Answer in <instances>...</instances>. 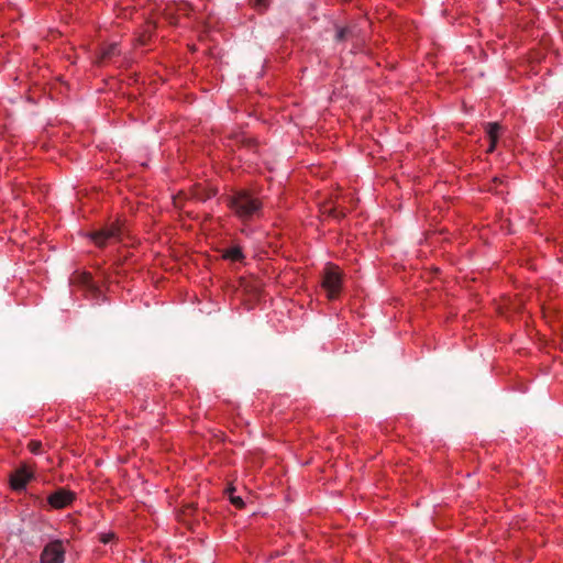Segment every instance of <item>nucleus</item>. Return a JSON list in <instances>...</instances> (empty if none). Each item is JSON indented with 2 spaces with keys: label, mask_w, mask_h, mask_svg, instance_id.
<instances>
[{
  "label": "nucleus",
  "mask_w": 563,
  "mask_h": 563,
  "mask_svg": "<svg viewBox=\"0 0 563 563\" xmlns=\"http://www.w3.org/2000/svg\"><path fill=\"white\" fill-rule=\"evenodd\" d=\"M228 206L241 219H249L262 209V201L250 191L240 190L228 197Z\"/></svg>",
  "instance_id": "f257e3e1"
},
{
  "label": "nucleus",
  "mask_w": 563,
  "mask_h": 563,
  "mask_svg": "<svg viewBox=\"0 0 563 563\" xmlns=\"http://www.w3.org/2000/svg\"><path fill=\"white\" fill-rule=\"evenodd\" d=\"M123 235V229L119 222H112L111 224L95 231L91 233V239L99 247H103L110 243L121 241Z\"/></svg>",
  "instance_id": "f03ea898"
},
{
  "label": "nucleus",
  "mask_w": 563,
  "mask_h": 563,
  "mask_svg": "<svg viewBox=\"0 0 563 563\" xmlns=\"http://www.w3.org/2000/svg\"><path fill=\"white\" fill-rule=\"evenodd\" d=\"M342 286V274L336 266L328 265L324 269L322 288L327 291L329 299L339 296Z\"/></svg>",
  "instance_id": "7ed1b4c3"
},
{
  "label": "nucleus",
  "mask_w": 563,
  "mask_h": 563,
  "mask_svg": "<svg viewBox=\"0 0 563 563\" xmlns=\"http://www.w3.org/2000/svg\"><path fill=\"white\" fill-rule=\"evenodd\" d=\"M65 549L60 540L47 543L41 553V563H64Z\"/></svg>",
  "instance_id": "20e7f679"
},
{
  "label": "nucleus",
  "mask_w": 563,
  "mask_h": 563,
  "mask_svg": "<svg viewBox=\"0 0 563 563\" xmlns=\"http://www.w3.org/2000/svg\"><path fill=\"white\" fill-rule=\"evenodd\" d=\"M75 498V493L65 488H58L48 495L47 503L54 509H63L69 506Z\"/></svg>",
  "instance_id": "39448f33"
},
{
  "label": "nucleus",
  "mask_w": 563,
  "mask_h": 563,
  "mask_svg": "<svg viewBox=\"0 0 563 563\" xmlns=\"http://www.w3.org/2000/svg\"><path fill=\"white\" fill-rule=\"evenodd\" d=\"M33 478V472L26 465H22L16 468L11 477L10 484L12 489L22 490L25 488L26 484Z\"/></svg>",
  "instance_id": "423d86ee"
},
{
  "label": "nucleus",
  "mask_w": 563,
  "mask_h": 563,
  "mask_svg": "<svg viewBox=\"0 0 563 563\" xmlns=\"http://www.w3.org/2000/svg\"><path fill=\"white\" fill-rule=\"evenodd\" d=\"M70 282L73 285L79 286L92 296H97L100 290L92 282V277L89 273H75Z\"/></svg>",
  "instance_id": "0eeeda50"
},
{
  "label": "nucleus",
  "mask_w": 563,
  "mask_h": 563,
  "mask_svg": "<svg viewBox=\"0 0 563 563\" xmlns=\"http://www.w3.org/2000/svg\"><path fill=\"white\" fill-rule=\"evenodd\" d=\"M361 30L356 24H351L346 26H336V33L334 36L335 42H343L347 38H353L360 36Z\"/></svg>",
  "instance_id": "6e6552de"
},
{
  "label": "nucleus",
  "mask_w": 563,
  "mask_h": 563,
  "mask_svg": "<svg viewBox=\"0 0 563 563\" xmlns=\"http://www.w3.org/2000/svg\"><path fill=\"white\" fill-rule=\"evenodd\" d=\"M500 130H501V126L499 123H497V122L487 123L486 132L489 137V147H488L487 152H493L495 150Z\"/></svg>",
  "instance_id": "1a4fd4ad"
},
{
  "label": "nucleus",
  "mask_w": 563,
  "mask_h": 563,
  "mask_svg": "<svg viewBox=\"0 0 563 563\" xmlns=\"http://www.w3.org/2000/svg\"><path fill=\"white\" fill-rule=\"evenodd\" d=\"M222 257L232 262H241L243 261L244 255L240 246H232L224 250Z\"/></svg>",
  "instance_id": "9d476101"
},
{
  "label": "nucleus",
  "mask_w": 563,
  "mask_h": 563,
  "mask_svg": "<svg viewBox=\"0 0 563 563\" xmlns=\"http://www.w3.org/2000/svg\"><path fill=\"white\" fill-rule=\"evenodd\" d=\"M234 493H235V487L232 485H230L225 489V494L229 496L231 504L234 505L236 508L242 509L245 504H244L243 499L240 496L234 495Z\"/></svg>",
  "instance_id": "9b49d317"
},
{
  "label": "nucleus",
  "mask_w": 563,
  "mask_h": 563,
  "mask_svg": "<svg viewBox=\"0 0 563 563\" xmlns=\"http://www.w3.org/2000/svg\"><path fill=\"white\" fill-rule=\"evenodd\" d=\"M503 179L499 178V177H495L492 179L487 190L488 191H493L495 192L496 195H504V190L500 188V186L503 185Z\"/></svg>",
  "instance_id": "f8f14e48"
},
{
  "label": "nucleus",
  "mask_w": 563,
  "mask_h": 563,
  "mask_svg": "<svg viewBox=\"0 0 563 563\" xmlns=\"http://www.w3.org/2000/svg\"><path fill=\"white\" fill-rule=\"evenodd\" d=\"M118 53H119L118 44L112 43L107 48L103 49L102 58L103 59L111 58L112 56L117 55Z\"/></svg>",
  "instance_id": "ddd939ff"
},
{
  "label": "nucleus",
  "mask_w": 563,
  "mask_h": 563,
  "mask_svg": "<svg viewBox=\"0 0 563 563\" xmlns=\"http://www.w3.org/2000/svg\"><path fill=\"white\" fill-rule=\"evenodd\" d=\"M29 448L32 453H40L42 449V443L40 441H31Z\"/></svg>",
  "instance_id": "4468645a"
},
{
  "label": "nucleus",
  "mask_w": 563,
  "mask_h": 563,
  "mask_svg": "<svg viewBox=\"0 0 563 563\" xmlns=\"http://www.w3.org/2000/svg\"><path fill=\"white\" fill-rule=\"evenodd\" d=\"M195 197H196L197 199H199V200H206V199H208V198H210V197H211V194H206V195L203 194V195H202L200 191H198V190H197V191L195 192Z\"/></svg>",
  "instance_id": "2eb2a0df"
},
{
  "label": "nucleus",
  "mask_w": 563,
  "mask_h": 563,
  "mask_svg": "<svg viewBox=\"0 0 563 563\" xmlns=\"http://www.w3.org/2000/svg\"><path fill=\"white\" fill-rule=\"evenodd\" d=\"M112 537H113L112 534H103V536H102V538H101V541H102L103 543H108V542H110V540L112 539Z\"/></svg>",
  "instance_id": "dca6fc26"
},
{
  "label": "nucleus",
  "mask_w": 563,
  "mask_h": 563,
  "mask_svg": "<svg viewBox=\"0 0 563 563\" xmlns=\"http://www.w3.org/2000/svg\"><path fill=\"white\" fill-rule=\"evenodd\" d=\"M148 38H150V36H147V35H142V36L139 38V41H140V43H141L142 45H145V44L147 43Z\"/></svg>",
  "instance_id": "f3484780"
},
{
  "label": "nucleus",
  "mask_w": 563,
  "mask_h": 563,
  "mask_svg": "<svg viewBox=\"0 0 563 563\" xmlns=\"http://www.w3.org/2000/svg\"><path fill=\"white\" fill-rule=\"evenodd\" d=\"M267 2H268V0H256L257 5H261V7H266Z\"/></svg>",
  "instance_id": "a211bd4d"
},
{
  "label": "nucleus",
  "mask_w": 563,
  "mask_h": 563,
  "mask_svg": "<svg viewBox=\"0 0 563 563\" xmlns=\"http://www.w3.org/2000/svg\"><path fill=\"white\" fill-rule=\"evenodd\" d=\"M189 510H190V511H192V510H194V507H192V506H188V507L186 508L185 512H186V514H188V512H189Z\"/></svg>",
  "instance_id": "6ab92c4d"
}]
</instances>
